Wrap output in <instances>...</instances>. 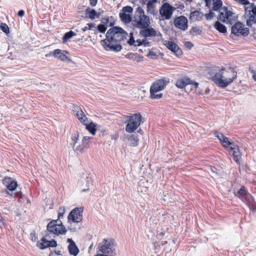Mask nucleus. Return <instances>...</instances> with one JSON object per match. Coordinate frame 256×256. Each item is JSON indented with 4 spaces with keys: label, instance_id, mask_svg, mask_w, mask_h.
Returning <instances> with one entry per match:
<instances>
[{
    "label": "nucleus",
    "instance_id": "obj_63",
    "mask_svg": "<svg viewBox=\"0 0 256 256\" xmlns=\"http://www.w3.org/2000/svg\"><path fill=\"white\" fill-rule=\"evenodd\" d=\"M109 254H98L95 256H108Z\"/></svg>",
    "mask_w": 256,
    "mask_h": 256
},
{
    "label": "nucleus",
    "instance_id": "obj_40",
    "mask_svg": "<svg viewBox=\"0 0 256 256\" xmlns=\"http://www.w3.org/2000/svg\"><path fill=\"white\" fill-rule=\"evenodd\" d=\"M133 12V8L130 6H126L122 8V12H124L126 14V12H128V14H132Z\"/></svg>",
    "mask_w": 256,
    "mask_h": 256
},
{
    "label": "nucleus",
    "instance_id": "obj_38",
    "mask_svg": "<svg viewBox=\"0 0 256 256\" xmlns=\"http://www.w3.org/2000/svg\"><path fill=\"white\" fill-rule=\"evenodd\" d=\"M136 42L137 44H135L134 46H140L142 45H144V46H148L149 42H148L146 39H144L141 40L140 39H138L136 40Z\"/></svg>",
    "mask_w": 256,
    "mask_h": 256
},
{
    "label": "nucleus",
    "instance_id": "obj_59",
    "mask_svg": "<svg viewBox=\"0 0 256 256\" xmlns=\"http://www.w3.org/2000/svg\"><path fill=\"white\" fill-rule=\"evenodd\" d=\"M36 233L35 232H32L30 233V236L32 238V240H36Z\"/></svg>",
    "mask_w": 256,
    "mask_h": 256
},
{
    "label": "nucleus",
    "instance_id": "obj_23",
    "mask_svg": "<svg viewBox=\"0 0 256 256\" xmlns=\"http://www.w3.org/2000/svg\"><path fill=\"white\" fill-rule=\"evenodd\" d=\"M204 16V14L198 10L191 12L190 15V20L192 22L200 21Z\"/></svg>",
    "mask_w": 256,
    "mask_h": 256
},
{
    "label": "nucleus",
    "instance_id": "obj_61",
    "mask_svg": "<svg viewBox=\"0 0 256 256\" xmlns=\"http://www.w3.org/2000/svg\"><path fill=\"white\" fill-rule=\"evenodd\" d=\"M53 253H54V254L58 255V256H60V255L62 254L61 251L60 250H54Z\"/></svg>",
    "mask_w": 256,
    "mask_h": 256
},
{
    "label": "nucleus",
    "instance_id": "obj_20",
    "mask_svg": "<svg viewBox=\"0 0 256 256\" xmlns=\"http://www.w3.org/2000/svg\"><path fill=\"white\" fill-rule=\"evenodd\" d=\"M67 242L69 244L68 250L70 254L74 256H76L78 254L80 250L75 242L71 238H68Z\"/></svg>",
    "mask_w": 256,
    "mask_h": 256
},
{
    "label": "nucleus",
    "instance_id": "obj_8",
    "mask_svg": "<svg viewBox=\"0 0 256 256\" xmlns=\"http://www.w3.org/2000/svg\"><path fill=\"white\" fill-rule=\"evenodd\" d=\"M176 8L170 4L168 2L164 3L160 7L159 12L160 14L164 20H169L170 19L174 12L176 10Z\"/></svg>",
    "mask_w": 256,
    "mask_h": 256
},
{
    "label": "nucleus",
    "instance_id": "obj_15",
    "mask_svg": "<svg viewBox=\"0 0 256 256\" xmlns=\"http://www.w3.org/2000/svg\"><path fill=\"white\" fill-rule=\"evenodd\" d=\"M164 44L166 47L172 52L176 56H179L182 54V50L178 45L172 41L165 40Z\"/></svg>",
    "mask_w": 256,
    "mask_h": 256
},
{
    "label": "nucleus",
    "instance_id": "obj_56",
    "mask_svg": "<svg viewBox=\"0 0 256 256\" xmlns=\"http://www.w3.org/2000/svg\"><path fill=\"white\" fill-rule=\"evenodd\" d=\"M98 0H89L90 6L92 7L95 6L98 3Z\"/></svg>",
    "mask_w": 256,
    "mask_h": 256
},
{
    "label": "nucleus",
    "instance_id": "obj_16",
    "mask_svg": "<svg viewBox=\"0 0 256 256\" xmlns=\"http://www.w3.org/2000/svg\"><path fill=\"white\" fill-rule=\"evenodd\" d=\"M228 152L230 154L233 156L234 161L237 164L239 163V160L241 158L242 154L238 146L232 144L229 147Z\"/></svg>",
    "mask_w": 256,
    "mask_h": 256
},
{
    "label": "nucleus",
    "instance_id": "obj_49",
    "mask_svg": "<svg viewBox=\"0 0 256 256\" xmlns=\"http://www.w3.org/2000/svg\"><path fill=\"white\" fill-rule=\"evenodd\" d=\"M134 54L135 53L130 52L128 53L125 56L126 58L134 60L135 56Z\"/></svg>",
    "mask_w": 256,
    "mask_h": 256
},
{
    "label": "nucleus",
    "instance_id": "obj_46",
    "mask_svg": "<svg viewBox=\"0 0 256 256\" xmlns=\"http://www.w3.org/2000/svg\"><path fill=\"white\" fill-rule=\"evenodd\" d=\"M134 60L137 62H140L143 60L144 57L138 54L137 53L134 54Z\"/></svg>",
    "mask_w": 256,
    "mask_h": 256
},
{
    "label": "nucleus",
    "instance_id": "obj_25",
    "mask_svg": "<svg viewBox=\"0 0 256 256\" xmlns=\"http://www.w3.org/2000/svg\"><path fill=\"white\" fill-rule=\"evenodd\" d=\"M190 82V78H184L178 80L176 82V86L179 88H184L188 85Z\"/></svg>",
    "mask_w": 256,
    "mask_h": 256
},
{
    "label": "nucleus",
    "instance_id": "obj_28",
    "mask_svg": "<svg viewBox=\"0 0 256 256\" xmlns=\"http://www.w3.org/2000/svg\"><path fill=\"white\" fill-rule=\"evenodd\" d=\"M214 26L218 32L220 33L226 34L227 32V28L226 26L224 24L220 23L219 21L216 22Z\"/></svg>",
    "mask_w": 256,
    "mask_h": 256
},
{
    "label": "nucleus",
    "instance_id": "obj_51",
    "mask_svg": "<svg viewBox=\"0 0 256 256\" xmlns=\"http://www.w3.org/2000/svg\"><path fill=\"white\" fill-rule=\"evenodd\" d=\"M84 113L82 110H78L76 114V116L80 120V117H82L83 115H84Z\"/></svg>",
    "mask_w": 256,
    "mask_h": 256
},
{
    "label": "nucleus",
    "instance_id": "obj_18",
    "mask_svg": "<svg viewBox=\"0 0 256 256\" xmlns=\"http://www.w3.org/2000/svg\"><path fill=\"white\" fill-rule=\"evenodd\" d=\"M234 194L236 196L238 197L242 202L248 198V195L251 194L248 192L246 188L243 186Z\"/></svg>",
    "mask_w": 256,
    "mask_h": 256
},
{
    "label": "nucleus",
    "instance_id": "obj_6",
    "mask_svg": "<svg viewBox=\"0 0 256 256\" xmlns=\"http://www.w3.org/2000/svg\"><path fill=\"white\" fill-rule=\"evenodd\" d=\"M47 230L56 234H64L66 232L64 226L60 220H52L47 225Z\"/></svg>",
    "mask_w": 256,
    "mask_h": 256
},
{
    "label": "nucleus",
    "instance_id": "obj_45",
    "mask_svg": "<svg viewBox=\"0 0 256 256\" xmlns=\"http://www.w3.org/2000/svg\"><path fill=\"white\" fill-rule=\"evenodd\" d=\"M79 120L84 125L88 123V118L85 114L83 115L82 117H80Z\"/></svg>",
    "mask_w": 256,
    "mask_h": 256
},
{
    "label": "nucleus",
    "instance_id": "obj_55",
    "mask_svg": "<svg viewBox=\"0 0 256 256\" xmlns=\"http://www.w3.org/2000/svg\"><path fill=\"white\" fill-rule=\"evenodd\" d=\"M86 25L88 26L89 30H92L94 28H96V24L94 23H88Z\"/></svg>",
    "mask_w": 256,
    "mask_h": 256
},
{
    "label": "nucleus",
    "instance_id": "obj_39",
    "mask_svg": "<svg viewBox=\"0 0 256 256\" xmlns=\"http://www.w3.org/2000/svg\"><path fill=\"white\" fill-rule=\"evenodd\" d=\"M0 30L8 34L10 32V29L8 26L6 24L1 22L0 23Z\"/></svg>",
    "mask_w": 256,
    "mask_h": 256
},
{
    "label": "nucleus",
    "instance_id": "obj_7",
    "mask_svg": "<svg viewBox=\"0 0 256 256\" xmlns=\"http://www.w3.org/2000/svg\"><path fill=\"white\" fill-rule=\"evenodd\" d=\"M244 16L248 18L246 20V25L251 26L252 23L256 24V6L251 3L248 6H245Z\"/></svg>",
    "mask_w": 256,
    "mask_h": 256
},
{
    "label": "nucleus",
    "instance_id": "obj_26",
    "mask_svg": "<svg viewBox=\"0 0 256 256\" xmlns=\"http://www.w3.org/2000/svg\"><path fill=\"white\" fill-rule=\"evenodd\" d=\"M96 11L90 8H88L85 10V18H88L91 20L96 19Z\"/></svg>",
    "mask_w": 256,
    "mask_h": 256
},
{
    "label": "nucleus",
    "instance_id": "obj_33",
    "mask_svg": "<svg viewBox=\"0 0 256 256\" xmlns=\"http://www.w3.org/2000/svg\"><path fill=\"white\" fill-rule=\"evenodd\" d=\"M222 6V2L221 0H213L212 10L218 11L220 10Z\"/></svg>",
    "mask_w": 256,
    "mask_h": 256
},
{
    "label": "nucleus",
    "instance_id": "obj_1",
    "mask_svg": "<svg viewBox=\"0 0 256 256\" xmlns=\"http://www.w3.org/2000/svg\"><path fill=\"white\" fill-rule=\"evenodd\" d=\"M106 36V38L100 42L104 48L107 51L118 52L122 49V46L120 44L114 43L126 39L128 33L122 28L116 26L110 28Z\"/></svg>",
    "mask_w": 256,
    "mask_h": 256
},
{
    "label": "nucleus",
    "instance_id": "obj_5",
    "mask_svg": "<svg viewBox=\"0 0 256 256\" xmlns=\"http://www.w3.org/2000/svg\"><path fill=\"white\" fill-rule=\"evenodd\" d=\"M136 12L138 14V18L134 16L133 20L134 26L139 28L148 27L150 24V20L149 17L144 14V10L140 6H138L136 8Z\"/></svg>",
    "mask_w": 256,
    "mask_h": 256
},
{
    "label": "nucleus",
    "instance_id": "obj_44",
    "mask_svg": "<svg viewBox=\"0 0 256 256\" xmlns=\"http://www.w3.org/2000/svg\"><path fill=\"white\" fill-rule=\"evenodd\" d=\"M136 41H135L134 37L133 32L130 33V38L128 41V43L130 46H134L136 44L135 43Z\"/></svg>",
    "mask_w": 256,
    "mask_h": 256
},
{
    "label": "nucleus",
    "instance_id": "obj_27",
    "mask_svg": "<svg viewBox=\"0 0 256 256\" xmlns=\"http://www.w3.org/2000/svg\"><path fill=\"white\" fill-rule=\"evenodd\" d=\"M130 146L133 147L136 146L139 144V138L137 134H132L128 138Z\"/></svg>",
    "mask_w": 256,
    "mask_h": 256
},
{
    "label": "nucleus",
    "instance_id": "obj_34",
    "mask_svg": "<svg viewBox=\"0 0 256 256\" xmlns=\"http://www.w3.org/2000/svg\"><path fill=\"white\" fill-rule=\"evenodd\" d=\"M76 35V34L72 30L66 32L62 37V42L66 43L69 39Z\"/></svg>",
    "mask_w": 256,
    "mask_h": 256
},
{
    "label": "nucleus",
    "instance_id": "obj_29",
    "mask_svg": "<svg viewBox=\"0 0 256 256\" xmlns=\"http://www.w3.org/2000/svg\"><path fill=\"white\" fill-rule=\"evenodd\" d=\"M119 16L120 20L125 24H129L132 20V16L130 14L120 12Z\"/></svg>",
    "mask_w": 256,
    "mask_h": 256
},
{
    "label": "nucleus",
    "instance_id": "obj_19",
    "mask_svg": "<svg viewBox=\"0 0 256 256\" xmlns=\"http://www.w3.org/2000/svg\"><path fill=\"white\" fill-rule=\"evenodd\" d=\"M214 134L222 143V145L224 147L228 148V146L232 144V143L230 141L229 138L226 137L222 133L216 132Z\"/></svg>",
    "mask_w": 256,
    "mask_h": 256
},
{
    "label": "nucleus",
    "instance_id": "obj_11",
    "mask_svg": "<svg viewBox=\"0 0 256 256\" xmlns=\"http://www.w3.org/2000/svg\"><path fill=\"white\" fill-rule=\"evenodd\" d=\"M82 212L83 210L82 208H76L73 209L68 216V222L76 223L80 222L82 220Z\"/></svg>",
    "mask_w": 256,
    "mask_h": 256
},
{
    "label": "nucleus",
    "instance_id": "obj_10",
    "mask_svg": "<svg viewBox=\"0 0 256 256\" xmlns=\"http://www.w3.org/2000/svg\"><path fill=\"white\" fill-rule=\"evenodd\" d=\"M249 34V29L244 28V25L240 22H238L234 24L232 27V34L239 36L242 35L244 36H246Z\"/></svg>",
    "mask_w": 256,
    "mask_h": 256
},
{
    "label": "nucleus",
    "instance_id": "obj_58",
    "mask_svg": "<svg viewBox=\"0 0 256 256\" xmlns=\"http://www.w3.org/2000/svg\"><path fill=\"white\" fill-rule=\"evenodd\" d=\"M24 10H20L18 12V15L20 16V17H22L24 16Z\"/></svg>",
    "mask_w": 256,
    "mask_h": 256
},
{
    "label": "nucleus",
    "instance_id": "obj_41",
    "mask_svg": "<svg viewBox=\"0 0 256 256\" xmlns=\"http://www.w3.org/2000/svg\"><path fill=\"white\" fill-rule=\"evenodd\" d=\"M232 14L233 12L230 10H228L227 12H226V13H224V18H223L222 22H226V20H229V18L231 17Z\"/></svg>",
    "mask_w": 256,
    "mask_h": 256
},
{
    "label": "nucleus",
    "instance_id": "obj_54",
    "mask_svg": "<svg viewBox=\"0 0 256 256\" xmlns=\"http://www.w3.org/2000/svg\"><path fill=\"white\" fill-rule=\"evenodd\" d=\"M224 12L220 10V14L218 16V19L222 22V20H223V18H224Z\"/></svg>",
    "mask_w": 256,
    "mask_h": 256
},
{
    "label": "nucleus",
    "instance_id": "obj_3",
    "mask_svg": "<svg viewBox=\"0 0 256 256\" xmlns=\"http://www.w3.org/2000/svg\"><path fill=\"white\" fill-rule=\"evenodd\" d=\"M169 82V79L166 78L154 81L150 88V98L154 100H158L162 98V93L158 94H156V93L163 90L168 84Z\"/></svg>",
    "mask_w": 256,
    "mask_h": 256
},
{
    "label": "nucleus",
    "instance_id": "obj_13",
    "mask_svg": "<svg viewBox=\"0 0 256 256\" xmlns=\"http://www.w3.org/2000/svg\"><path fill=\"white\" fill-rule=\"evenodd\" d=\"M2 182L7 188L5 191L6 193L9 195L10 194V191L15 190L18 186L16 180L10 177H5L2 180Z\"/></svg>",
    "mask_w": 256,
    "mask_h": 256
},
{
    "label": "nucleus",
    "instance_id": "obj_22",
    "mask_svg": "<svg viewBox=\"0 0 256 256\" xmlns=\"http://www.w3.org/2000/svg\"><path fill=\"white\" fill-rule=\"evenodd\" d=\"M140 34L144 38L155 36H156V32L153 28L147 27L146 28H140Z\"/></svg>",
    "mask_w": 256,
    "mask_h": 256
},
{
    "label": "nucleus",
    "instance_id": "obj_14",
    "mask_svg": "<svg viewBox=\"0 0 256 256\" xmlns=\"http://www.w3.org/2000/svg\"><path fill=\"white\" fill-rule=\"evenodd\" d=\"M188 23L187 18L184 16H177L174 20V24L175 27L183 31L188 29Z\"/></svg>",
    "mask_w": 256,
    "mask_h": 256
},
{
    "label": "nucleus",
    "instance_id": "obj_21",
    "mask_svg": "<svg viewBox=\"0 0 256 256\" xmlns=\"http://www.w3.org/2000/svg\"><path fill=\"white\" fill-rule=\"evenodd\" d=\"M158 2V0H148L146 4V11L149 14L155 16L157 14L158 11L156 10L155 4Z\"/></svg>",
    "mask_w": 256,
    "mask_h": 256
},
{
    "label": "nucleus",
    "instance_id": "obj_31",
    "mask_svg": "<svg viewBox=\"0 0 256 256\" xmlns=\"http://www.w3.org/2000/svg\"><path fill=\"white\" fill-rule=\"evenodd\" d=\"M101 22L104 24H108L110 23V26H112L114 24V18L113 16L104 18L101 20Z\"/></svg>",
    "mask_w": 256,
    "mask_h": 256
},
{
    "label": "nucleus",
    "instance_id": "obj_62",
    "mask_svg": "<svg viewBox=\"0 0 256 256\" xmlns=\"http://www.w3.org/2000/svg\"><path fill=\"white\" fill-rule=\"evenodd\" d=\"M165 234V232H160L159 234H158V238H160V236H163Z\"/></svg>",
    "mask_w": 256,
    "mask_h": 256
},
{
    "label": "nucleus",
    "instance_id": "obj_32",
    "mask_svg": "<svg viewBox=\"0 0 256 256\" xmlns=\"http://www.w3.org/2000/svg\"><path fill=\"white\" fill-rule=\"evenodd\" d=\"M85 125L86 126V128L91 134L92 135H94L96 134V125L93 122H91L90 124H87Z\"/></svg>",
    "mask_w": 256,
    "mask_h": 256
},
{
    "label": "nucleus",
    "instance_id": "obj_2",
    "mask_svg": "<svg viewBox=\"0 0 256 256\" xmlns=\"http://www.w3.org/2000/svg\"><path fill=\"white\" fill-rule=\"evenodd\" d=\"M237 78V72L234 68L229 66L222 68L220 72L216 73L212 80L220 88H224Z\"/></svg>",
    "mask_w": 256,
    "mask_h": 256
},
{
    "label": "nucleus",
    "instance_id": "obj_60",
    "mask_svg": "<svg viewBox=\"0 0 256 256\" xmlns=\"http://www.w3.org/2000/svg\"><path fill=\"white\" fill-rule=\"evenodd\" d=\"M220 10L224 12V13H226V12H227L228 10V8L226 6H222V8H220Z\"/></svg>",
    "mask_w": 256,
    "mask_h": 256
},
{
    "label": "nucleus",
    "instance_id": "obj_43",
    "mask_svg": "<svg viewBox=\"0 0 256 256\" xmlns=\"http://www.w3.org/2000/svg\"><path fill=\"white\" fill-rule=\"evenodd\" d=\"M65 212V208L64 206L60 207L58 210V218L57 220H60L64 216Z\"/></svg>",
    "mask_w": 256,
    "mask_h": 256
},
{
    "label": "nucleus",
    "instance_id": "obj_52",
    "mask_svg": "<svg viewBox=\"0 0 256 256\" xmlns=\"http://www.w3.org/2000/svg\"><path fill=\"white\" fill-rule=\"evenodd\" d=\"M184 46L188 50H190L194 46V44L190 42H186L184 43Z\"/></svg>",
    "mask_w": 256,
    "mask_h": 256
},
{
    "label": "nucleus",
    "instance_id": "obj_9",
    "mask_svg": "<svg viewBox=\"0 0 256 256\" xmlns=\"http://www.w3.org/2000/svg\"><path fill=\"white\" fill-rule=\"evenodd\" d=\"M98 250L101 252L111 256L114 250L112 240L104 238L102 244H98Z\"/></svg>",
    "mask_w": 256,
    "mask_h": 256
},
{
    "label": "nucleus",
    "instance_id": "obj_37",
    "mask_svg": "<svg viewBox=\"0 0 256 256\" xmlns=\"http://www.w3.org/2000/svg\"><path fill=\"white\" fill-rule=\"evenodd\" d=\"M202 33V30L198 27L193 26L190 31V34L192 35H198Z\"/></svg>",
    "mask_w": 256,
    "mask_h": 256
},
{
    "label": "nucleus",
    "instance_id": "obj_42",
    "mask_svg": "<svg viewBox=\"0 0 256 256\" xmlns=\"http://www.w3.org/2000/svg\"><path fill=\"white\" fill-rule=\"evenodd\" d=\"M107 29V26L104 24H99L97 26L98 30L100 33H104Z\"/></svg>",
    "mask_w": 256,
    "mask_h": 256
},
{
    "label": "nucleus",
    "instance_id": "obj_50",
    "mask_svg": "<svg viewBox=\"0 0 256 256\" xmlns=\"http://www.w3.org/2000/svg\"><path fill=\"white\" fill-rule=\"evenodd\" d=\"M157 56L156 52L152 51H150L147 54V56L150 58L152 59H154Z\"/></svg>",
    "mask_w": 256,
    "mask_h": 256
},
{
    "label": "nucleus",
    "instance_id": "obj_17",
    "mask_svg": "<svg viewBox=\"0 0 256 256\" xmlns=\"http://www.w3.org/2000/svg\"><path fill=\"white\" fill-rule=\"evenodd\" d=\"M57 242L54 240H48L45 238L41 239V242H38V246L41 250H44L48 247L55 248L57 246Z\"/></svg>",
    "mask_w": 256,
    "mask_h": 256
},
{
    "label": "nucleus",
    "instance_id": "obj_30",
    "mask_svg": "<svg viewBox=\"0 0 256 256\" xmlns=\"http://www.w3.org/2000/svg\"><path fill=\"white\" fill-rule=\"evenodd\" d=\"M90 137L84 136L82 140V144L76 146L75 151H82L86 147V145L90 140Z\"/></svg>",
    "mask_w": 256,
    "mask_h": 256
},
{
    "label": "nucleus",
    "instance_id": "obj_4",
    "mask_svg": "<svg viewBox=\"0 0 256 256\" xmlns=\"http://www.w3.org/2000/svg\"><path fill=\"white\" fill-rule=\"evenodd\" d=\"M126 131L128 133L134 132L140 126L142 122V116L140 112L126 116Z\"/></svg>",
    "mask_w": 256,
    "mask_h": 256
},
{
    "label": "nucleus",
    "instance_id": "obj_35",
    "mask_svg": "<svg viewBox=\"0 0 256 256\" xmlns=\"http://www.w3.org/2000/svg\"><path fill=\"white\" fill-rule=\"evenodd\" d=\"M85 181L86 182V186L87 188H86L82 189V192L88 191L90 190V188H89L90 186L93 184V181H92V178L89 176H87L86 177V178L85 179Z\"/></svg>",
    "mask_w": 256,
    "mask_h": 256
},
{
    "label": "nucleus",
    "instance_id": "obj_36",
    "mask_svg": "<svg viewBox=\"0 0 256 256\" xmlns=\"http://www.w3.org/2000/svg\"><path fill=\"white\" fill-rule=\"evenodd\" d=\"M78 132L74 134V136L72 138V142L70 143V145L73 148L74 150H75L76 144L77 142V140H78Z\"/></svg>",
    "mask_w": 256,
    "mask_h": 256
},
{
    "label": "nucleus",
    "instance_id": "obj_12",
    "mask_svg": "<svg viewBox=\"0 0 256 256\" xmlns=\"http://www.w3.org/2000/svg\"><path fill=\"white\" fill-rule=\"evenodd\" d=\"M68 52L66 50L56 49L52 52H50V54H46V56L48 57L52 54L54 58H58L60 60L70 62H72V60L68 57Z\"/></svg>",
    "mask_w": 256,
    "mask_h": 256
},
{
    "label": "nucleus",
    "instance_id": "obj_57",
    "mask_svg": "<svg viewBox=\"0 0 256 256\" xmlns=\"http://www.w3.org/2000/svg\"><path fill=\"white\" fill-rule=\"evenodd\" d=\"M189 84L192 85L195 88H196L198 87V84L196 82H193L190 80V82Z\"/></svg>",
    "mask_w": 256,
    "mask_h": 256
},
{
    "label": "nucleus",
    "instance_id": "obj_47",
    "mask_svg": "<svg viewBox=\"0 0 256 256\" xmlns=\"http://www.w3.org/2000/svg\"><path fill=\"white\" fill-rule=\"evenodd\" d=\"M234 0L236 2H238L240 4L244 5V6L250 4L248 0Z\"/></svg>",
    "mask_w": 256,
    "mask_h": 256
},
{
    "label": "nucleus",
    "instance_id": "obj_53",
    "mask_svg": "<svg viewBox=\"0 0 256 256\" xmlns=\"http://www.w3.org/2000/svg\"><path fill=\"white\" fill-rule=\"evenodd\" d=\"M249 71L250 73L252 74V79L256 82V72L250 68H249Z\"/></svg>",
    "mask_w": 256,
    "mask_h": 256
},
{
    "label": "nucleus",
    "instance_id": "obj_64",
    "mask_svg": "<svg viewBox=\"0 0 256 256\" xmlns=\"http://www.w3.org/2000/svg\"><path fill=\"white\" fill-rule=\"evenodd\" d=\"M148 0H140V2L142 4H144L146 3V2H148Z\"/></svg>",
    "mask_w": 256,
    "mask_h": 256
},
{
    "label": "nucleus",
    "instance_id": "obj_24",
    "mask_svg": "<svg viewBox=\"0 0 256 256\" xmlns=\"http://www.w3.org/2000/svg\"><path fill=\"white\" fill-rule=\"evenodd\" d=\"M243 202L248 206L250 210L252 212L256 210V202L251 194L248 195V198Z\"/></svg>",
    "mask_w": 256,
    "mask_h": 256
},
{
    "label": "nucleus",
    "instance_id": "obj_48",
    "mask_svg": "<svg viewBox=\"0 0 256 256\" xmlns=\"http://www.w3.org/2000/svg\"><path fill=\"white\" fill-rule=\"evenodd\" d=\"M214 14L212 11H210V12L206 14H205L206 18L207 20H210L212 17H214Z\"/></svg>",
    "mask_w": 256,
    "mask_h": 256
}]
</instances>
